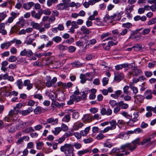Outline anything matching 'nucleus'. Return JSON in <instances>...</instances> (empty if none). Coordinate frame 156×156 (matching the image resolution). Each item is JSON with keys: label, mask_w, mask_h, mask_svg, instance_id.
Instances as JSON below:
<instances>
[{"label": "nucleus", "mask_w": 156, "mask_h": 156, "mask_svg": "<svg viewBox=\"0 0 156 156\" xmlns=\"http://www.w3.org/2000/svg\"><path fill=\"white\" fill-rule=\"evenodd\" d=\"M60 150L63 152L66 156H73V155L74 148L73 145L70 144H66L61 146Z\"/></svg>", "instance_id": "f257e3e1"}, {"label": "nucleus", "mask_w": 156, "mask_h": 156, "mask_svg": "<svg viewBox=\"0 0 156 156\" xmlns=\"http://www.w3.org/2000/svg\"><path fill=\"white\" fill-rule=\"evenodd\" d=\"M140 138H137L133 140L131 143H128L122 145L120 147V149L122 150H125L127 148L131 151H133L136 147V144L140 141Z\"/></svg>", "instance_id": "f03ea898"}, {"label": "nucleus", "mask_w": 156, "mask_h": 156, "mask_svg": "<svg viewBox=\"0 0 156 156\" xmlns=\"http://www.w3.org/2000/svg\"><path fill=\"white\" fill-rule=\"evenodd\" d=\"M57 78L56 77H54L51 80V78L50 76H47L46 77L47 81L45 83V85L48 87H50L52 86L53 84H54L57 81Z\"/></svg>", "instance_id": "7ed1b4c3"}, {"label": "nucleus", "mask_w": 156, "mask_h": 156, "mask_svg": "<svg viewBox=\"0 0 156 156\" xmlns=\"http://www.w3.org/2000/svg\"><path fill=\"white\" fill-rule=\"evenodd\" d=\"M155 135H156V133H153L150 136L146 137L143 139L142 141L140 142V144H140L143 145L145 144H149L151 141V138H153Z\"/></svg>", "instance_id": "20e7f679"}, {"label": "nucleus", "mask_w": 156, "mask_h": 156, "mask_svg": "<svg viewBox=\"0 0 156 156\" xmlns=\"http://www.w3.org/2000/svg\"><path fill=\"white\" fill-rule=\"evenodd\" d=\"M142 74V70L135 67L133 69L132 72H129L128 76L130 77L132 75L133 76H137L138 75Z\"/></svg>", "instance_id": "39448f33"}, {"label": "nucleus", "mask_w": 156, "mask_h": 156, "mask_svg": "<svg viewBox=\"0 0 156 156\" xmlns=\"http://www.w3.org/2000/svg\"><path fill=\"white\" fill-rule=\"evenodd\" d=\"M112 113V111L109 107H108L107 110L105 108H102L100 111V113L102 115H111Z\"/></svg>", "instance_id": "423d86ee"}, {"label": "nucleus", "mask_w": 156, "mask_h": 156, "mask_svg": "<svg viewBox=\"0 0 156 156\" xmlns=\"http://www.w3.org/2000/svg\"><path fill=\"white\" fill-rule=\"evenodd\" d=\"M80 101V97H75L74 95H71L70 97L69 100L67 102L68 105H71L73 104L74 101L78 102Z\"/></svg>", "instance_id": "0eeeda50"}, {"label": "nucleus", "mask_w": 156, "mask_h": 156, "mask_svg": "<svg viewBox=\"0 0 156 156\" xmlns=\"http://www.w3.org/2000/svg\"><path fill=\"white\" fill-rule=\"evenodd\" d=\"M83 121L84 122H90L93 120L92 117L90 114H87L83 115L82 118Z\"/></svg>", "instance_id": "6e6552de"}, {"label": "nucleus", "mask_w": 156, "mask_h": 156, "mask_svg": "<svg viewBox=\"0 0 156 156\" xmlns=\"http://www.w3.org/2000/svg\"><path fill=\"white\" fill-rule=\"evenodd\" d=\"M14 43V42L13 41L5 42L1 44V48L2 49H3L4 48L7 49L11 46L12 43Z\"/></svg>", "instance_id": "1a4fd4ad"}, {"label": "nucleus", "mask_w": 156, "mask_h": 156, "mask_svg": "<svg viewBox=\"0 0 156 156\" xmlns=\"http://www.w3.org/2000/svg\"><path fill=\"white\" fill-rule=\"evenodd\" d=\"M69 7V5H67L63 3H61L57 5L56 8L58 10H67Z\"/></svg>", "instance_id": "9d476101"}, {"label": "nucleus", "mask_w": 156, "mask_h": 156, "mask_svg": "<svg viewBox=\"0 0 156 156\" xmlns=\"http://www.w3.org/2000/svg\"><path fill=\"white\" fill-rule=\"evenodd\" d=\"M114 74V79L115 81L119 82L123 79L124 75L122 73H116L115 72Z\"/></svg>", "instance_id": "9b49d317"}, {"label": "nucleus", "mask_w": 156, "mask_h": 156, "mask_svg": "<svg viewBox=\"0 0 156 156\" xmlns=\"http://www.w3.org/2000/svg\"><path fill=\"white\" fill-rule=\"evenodd\" d=\"M22 26H23V24L21 23V22L19 21L17 22L16 25L12 27V29L14 32H17Z\"/></svg>", "instance_id": "f8f14e48"}, {"label": "nucleus", "mask_w": 156, "mask_h": 156, "mask_svg": "<svg viewBox=\"0 0 156 156\" xmlns=\"http://www.w3.org/2000/svg\"><path fill=\"white\" fill-rule=\"evenodd\" d=\"M36 88L38 90H42L44 87V84L43 82L39 81L35 84Z\"/></svg>", "instance_id": "ddd939ff"}, {"label": "nucleus", "mask_w": 156, "mask_h": 156, "mask_svg": "<svg viewBox=\"0 0 156 156\" xmlns=\"http://www.w3.org/2000/svg\"><path fill=\"white\" fill-rule=\"evenodd\" d=\"M24 85L27 87V89L30 90L32 89L33 86V83H30V80H25L24 81Z\"/></svg>", "instance_id": "4468645a"}, {"label": "nucleus", "mask_w": 156, "mask_h": 156, "mask_svg": "<svg viewBox=\"0 0 156 156\" xmlns=\"http://www.w3.org/2000/svg\"><path fill=\"white\" fill-rule=\"evenodd\" d=\"M34 5V3L33 2L24 3L23 5V7L25 9L28 10L30 9L31 7Z\"/></svg>", "instance_id": "2eb2a0df"}, {"label": "nucleus", "mask_w": 156, "mask_h": 156, "mask_svg": "<svg viewBox=\"0 0 156 156\" xmlns=\"http://www.w3.org/2000/svg\"><path fill=\"white\" fill-rule=\"evenodd\" d=\"M31 16L37 20H39L41 18L42 13H36L35 10L31 12Z\"/></svg>", "instance_id": "dca6fc26"}, {"label": "nucleus", "mask_w": 156, "mask_h": 156, "mask_svg": "<svg viewBox=\"0 0 156 156\" xmlns=\"http://www.w3.org/2000/svg\"><path fill=\"white\" fill-rule=\"evenodd\" d=\"M64 29V27L62 24H59L57 27L52 29L51 31L54 33H57L58 30L62 31Z\"/></svg>", "instance_id": "f3484780"}, {"label": "nucleus", "mask_w": 156, "mask_h": 156, "mask_svg": "<svg viewBox=\"0 0 156 156\" xmlns=\"http://www.w3.org/2000/svg\"><path fill=\"white\" fill-rule=\"evenodd\" d=\"M152 91L151 90H147L145 91L144 93L145 98L147 99H151L152 98Z\"/></svg>", "instance_id": "a211bd4d"}, {"label": "nucleus", "mask_w": 156, "mask_h": 156, "mask_svg": "<svg viewBox=\"0 0 156 156\" xmlns=\"http://www.w3.org/2000/svg\"><path fill=\"white\" fill-rule=\"evenodd\" d=\"M134 98L135 99V101L139 103L142 102L144 99V97L140 94L134 96Z\"/></svg>", "instance_id": "6ab92c4d"}, {"label": "nucleus", "mask_w": 156, "mask_h": 156, "mask_svg": "<svg viewBox=\"0 0 156 156\" xmlns=\"http://www.w3.org/2000/svg\"><path fill=\"white\" fill-rule=\"evenodd\" d=\"M33 110V108H32L29 107L27 110L21 111L20 112V113L23 116H26L32 112Z\"/></svg>", "instance_id": "aec40b11"}, {"label": "nucleus", "mask_w": 156, "mask_h": 156, "mask_svg": "<svg viewBox=\"0 0 156 156\" xmlns=\"http://www.w3.org/2000/svg\"><path fill=\"white\" fill-rule=\"evenodd\" d=\"M37 36H38L36 34L35 35L33 38L31 37H27V40L26 42V44L27 45H30L33 42V41L35 40V38Z\"/></svg>", "instance_id": "412c9836"}, {"label": "nucleus", "mask_w": 156, "mask_h": 156, "mask_svg": "<svg viewBox=\"0 0 156 156\" xmlns=\"http://www.w3.org/2000/svg\"><path fill=\"white\" fill-rule=\"evenodd\" d=\"M80 82L82 84L85 83L86 82L87 80L91 81L92 79V77L90 79L88 78L87 79L86 77V76H85L84 74H81L80 75Z\"/></svg>", "instance_id": "4be33fe9"}, {"label": "nucleus", "mask_w": 156, "mask_h": 156, "mask_svg": "<svg viewBox=\"0 0 156 156\" xmlns=\"http://www.w3.org/2000/svg\"><path fill=\"white\" fill-rule=\"evenodd\" d=\"M64 105V104L63 103L59 104L58 102L56 101H53L51 104V106L54 108L55 107L60 108L61 106H63Z\"/></svg>", "instance_id": "5701e85b"}, {"label": "nucleus", "mask_w": 156, "mask_h": 156, "mask_svg": "<svg viewBox=\"0 0 156 156\" xmlns=\"http://www.w3.org/2000/svg\"><path fill=\"white\" fill-rule=\"evenodd\" d=\"M80 30L84 34H89L91 32V31L90 30L87 28L86 27L84 26H82L80 28Z\"/></svg>", "instance_id": "b1692460"}, {"label": "nucleus", "mask_w": 156, "mask_h": 156, "mask_svg": "<svg viewBox=\"0 0 156 156\" xmlns=\"http://www.w3.org/2000/svg\"><path fill=\"white\" fill-rule=\"evenodd\" d=\"M90 129V127L88 126L85 128L84 130L80 131V134H81V136H86L89 132Z\"/></svg>", "instance_id": "393cba45"}, {"label": "nucleus", "mask_w": 156, "mask_h": 156, "mask_svg": "<svg viewBox=\"0 0 156 156\" xmlns=\"http://www.w3.org/2000/svg\"><path fill=\"white\" fill-rule=\"evenodd\" d=\"M16 84L18 88L20 89H22L23 87L24 83H23L21 79L17 80L16 83Z\"/></svg>", "instance_id": "a878e982"}, {"label": "nucleus", "mask_w": 156, "mask_h": 156, "mask_svg": "<svg viewBox=\"0 0 156 156\" xmlns=\"http://www.w3.org/2000/svg\"><path fill=\"white\" fill-rule=\"evenodd\" d=\"M84 125V124L82 122H79L78 123H75L73 126V129L74 130H77L80 128H82Z\"/></svg>", "instance_id": "bb28decb"}, {"label": "nucleus", "mask_w": 156, "mask_h": 156, "mask_svg": "<svg viewBox=\"0 0 156 156\" xmlns=\"http://www.w3.org/2000/svg\"><path fill=\"white\" fill-rule=\"evenodd\" d=\"M118 105L122 109H126L128 108V105L126 103H124L123 101H121L119 102Z\"/></svg>", "instance_id": "cd10ccee"}, {"label": "nucleus", "mask_w": 156, "mask_h": 156, "mask_svg": "<svg viewBox=\"0 0 156 156\" xmlns=\"http://www.w3.org/2000/svg\"><path fill=\"white\" fill-rule=\"evenodd\" d=\"M111 126L109 127L112 130H114L115 129L116 125H117L116 121L114 120H112L109 122Z\"/></svg>", "instance_id": "c85d7f7f"}, {"label": "nucleus", "mask_w": 156, "mask_h": 156, "mask_svg": "<svg viewBox=\"0 0 156 156\" xmlns=\"http://www.w3.org/2000/svg\"><path fill=\"white\" fill-rule=\"evenodd\" d=\"M4 88L5 89V90H3V91H2V95L5 97L10 96V92L6 90V87H4Z\"/></svg>", "instance_id": "c756f323"}, {"label": "nucleus", "mask_w": 156, "mask_h": 156, "mask_svg": "<svg viewBox=\"0 0 156 156\" xmlns=\"http://www.w3.org/2000/svg\"><path fill=\"white\" fill-rule=\"evenodd\" d=\"M123 14V12L122 11H121L119 12H117L113 15V16L114 18H116V20H120L121 16Z\"/></svg>", "instance_id": "7c9ffc66"}, {"label": "nucleus", "mask_w": 156, "mask_h": 156, "mask_svg": "<svg viewBox=\"0 0 156 156\" xmlns=\"http://www.w3.org/2000/svg\"><path fill=\"white\" fill-rule=\"evenodd\" d=\"M123 150V151H120V148L118 147L114 148L112 149L111 151L110 152L109 154H111L112 153H118L120 152H124L125 151H124V150Z\"/></svg>", "instance_id": "2f4dec72"}, {"label": "nucleus", "mask_w": 156, "mask_h": 156, "mask_svg": "<svg viewBox=\"0 0 156 156\" xmlns=\"http://www.w3.org/2000/svg\"><path fill=\"white\" fill-rule=\"evenodd\" d=\"M30 26L32 27V28L33 29H36L37 30L38 29L40 26L39 24L37 23H35L33 21H31L30 23Z\"/></svg>", "instance_id": "473e14b6"}, {"label": "nucleus", "mask_w": 156, "mask_h": 156, "mask_svg": "<svg viewBox=\"0 0 156 156\" xmlns=\"http://www.w3.org/2000/svg\"><path fill=\"white\" fill-rule=\"evenodd\" d=\"M42 108L41 107L38 106L34 110V112L36 114H40L42 112Z\"/></svg>", "instance_id": "72a5a7b5"}, {"label": "nucleus", "mask_w": 156, "mask_h": 156, "mask_svg": "<svg viewBox=\"0 0 156 156\" xmlns=\"http://www.w3.org/2000/svg\"><path fill=\"white\" fill-rule=\"evenodd\" d=\"M7 16L6 12L5 11L0 12V23L4 20Z\"/></svg>", "instance_id": "f704fd0d"}, {"label": "nucleus", "mask_w": 156, "mask_h": 156, "mask_svg": "<svg viewBox=\"0 0 156 156\" xmlns=\"http://www.w3.org/2000/svg\"><path fill=\"white\" fill-rule=\"evenodd\" d=\"M108 103L112 108H113L119 105V102L117 103L116 101L113 100H109Z\"/></svg>", "instance_id": "c9c22d12"}, {"label": "nucleus", "mask_w": 156, "mask_h": 156, "mask_svg": "<svg viewBox=\"0 0 156 156\" xmlns=\"http://www.w3.org/2000/svg\"><path fill=\"white\" fill-rule=\"evenodd\" d=\"M138 112H136L134 113L133 115H131V119L133 120V122H136L138 120Z\"/></svg>", "instance_id": "e433bc0d"}, {"label": "nucleus", "mask_w": 156, "mask_h": 156, "mask_svg": "<svg viewBox=\"0 0 156 156\" xmlns=\"http://www.w3.org/2000/svg\"><path fill=\"white\" fill-rule=\"evenodd\" d=\"M128 32V30L126 29H124L119 34L118 37L119 38H121V36H124L126 35Z\"/></svg>", "instance_id": "4c0bfd02"}, {"label": "nucleus", "mask_w": 156, "mask_h": 156, "mask_svg": "<svg viewBox=\"0 0 156 156\" xmlns=\"http://www.w3.org/2000/svg\"><path fill=\"white\" fill-rule=\"evenodd\" d=\"M34 131V129L32 127L26 128L24 130L22 131L23 132L25 133H29Z\"/></svg>", "instance_id": "58836bf2"}, {"label": "nucleus", "mask_w": 156, "mask_h": 156, "mask_svg": "<svg viewBox=\"0 0 156 156\" xmlns=\"http://www.w3.org/2000/svg\"><path fill=\"white\" fill-rule=\"evenodd\" d=\"M33 123V122L32 121H28L24 123H22V126L24 127L25 128H27L30 125H32Z\"/></svg>", "instance_id": "ea45409f"}, {"label": "nucleus", "mask_w": 156, "mask_h": 156, "mask_svg": "<svg viewBox=\"0 0 156 156\" xmlns=\"http://www.w3.org/2000/svg\"><path fill=\"white\" fill-rule=\"evenodd\" d=\"M61 131V127H56L55 128L54 130H52V132L55 135H57Z\"/></svg>", "instance_id": "a19ab883"}, {"label": "nucleus", "mask_w": 156, "mask_h": 156, "mask_svg": "<svg viewBox=\"0 0 156 156\" xmlns=\"http://www.w3.org/2000/svg\"><path fill=\"white\" fill-rule=\"evenodd\" d=\"M58 119H54L53 117H52L48 119L47 120V122L48 123H50L54 122L55 124H57L58 123Z\"/></svg>", "instance_id": "79ce46f5"}, {"label": "nucleus", "mask_w": 156, "mask_h": 156, "mask_svg": "<svg viewBox=\"0 0 156 156\" xmlns=\"http://www.w3.org/2000/svg\"><path fill=\"white\" fill-rule=\"evenodd\" d=\"M88 152H90V150L88 149H87L79 151L77 152V154L79 155H81Z\"/></svg>", "instance_id": "37998d69"}, {"label": "nucleus", "mask_w": 156, "mask_h": 156, "mask_svg": "<svg viewBox=\"0 0 156 156\" xmlns=\"http://www.w3.org/2000/svg\"><path fill=\"white\" fill-rule=\"evenodd\" d=\"M58 1V0H48L47 4L48 6L50 7L52 5V3L56 4Z\"/></svg>", "instance_id": "c03bdc74"}, {"label": "nucleus", "mask_w": 156, "mask_h": 156, "mask_svg": "<svg viewBox=\"0 0 156 156\" xmlns=\"http://www.w3.org/2000/svg\"><path fill=\"white\" fill-rule=\"evenodd\" d=\"M33 97L34 98L37 99L39 101H41L43 99V96L40 94H35L33 95Z\"/></svg>", "instance_id": "a18cd8bd"}, {"label": "nucleus", "mask_w": 156, "mask_h": 156, "mask_svg": "<svg viewBox=\"0 0 156 156\" xmlns=\"http://www.w3.org/2000/svg\"><path fill=\"white\" fill-rule=\"evenodd\" d=\"M62 40V38L58 36H55L53 37L52 39V40L56 43H58L60 42Z\"/></svg>", "instance_id": "49530a36"}, {"label": "nucleus", "mask_w": 156, "mask_h": 156, "mask_svg": "<svg viewBox=\"0 0 156 156\" xmlns=\"http://www.w3.org/2000/svg\"><path fill=\"white\" fill-rule=\"evenodd\" d=\"M132 48H133L134 51H138L141 49L142 47L139 44H136L132 47Z\"/></svg>", "instance_id": "de8ad7c7"}, {"label": "nucleus", "mask_w": 156, "mask_h": 156, "mask_svg": "<svg viewBox=\"0 0 156 156\" xmlns=\"http://www.w3.org/2000/svg\"><path fill=\"white\" fill-rule=\"evenodd\" d=\"M57 86L58 87L63 89L66 88V83H62L61 82H57Z\"/></svg>", "instance_id": "09e8293b"}, {"label": "nucleus", "mask_w": 156, "mask_h": 156, "mask_svg": "<svg viewBox=\"0 0 156 156\" xmlns=\"http://www.w3.org/2000/svg\"><path fill=\"white\" fill-rule=\"evenodd\" d=\"M58 48L60 51H64L67 49V47L62 44L59 45L57 46Z\"/></svg>", "instance_id": "8fccbe9b"}, {"label": "nucleus", "mask_w": 156, "mask_h": 156, "mask_svg": "<svg viewBox=\"0 0 156 156\" xmlns=\"http://www.w3.org/2000/svg\"><path fill=\"white\" fill-rule=\"evenodd\" d=\"M15 112L17 113L19 112V110H14V109L13 110H11L9 112V116L10 117H12L15 114Z\"/></svg>", "instance_id": "3c124183"}, {"label": "nucleus", "mask_w": 156, "mask_h": 156, "mask_svg": "<svg viewBox=\"0 0 156 156\" xmlns=\"http://www.w3.org/2000/svg\"><path fill=\"white\" fill-rule=\"evenodd\" d=\"M129 88V87L127 85L125 86L123 88V91L124 94L127 95L129 94V91L128 90Z\"/></svg>", "instance_id": "603ef678"}, {"label": "nucleus", "mask_w": 156, "mask_h": 156, "mask_svg": "<svg viewBox=\"0 0 156 156\" xmlns=\"http://www.w3.org/2000/svg\"><path fill=\"white\" fill-rule=\"evenodd\" d=\"M70 119V116L69 114H67L62 119V120L67 122L69 121Z\"/></svg>", "instance_id": "864d4df0"}, {"label": "nucleus", "mask_w": 156, "mask_h": 156, "mask_svg": "<svg viewBox=\"0 0 156 156\" xmlns=\"http://www.w3.org/2000/svg\"><path fill=\"white\" fill-rule=\"evenodd\" d=\"M44 145V143L42 142H39L36 143V148L37 149H41Z\"/></svg>", "instance_id": "5fc2aeb1"}, {"label": "nucleus", "mask_w": 156, "mask_h": 156, "mask_svg": "<svg viewBox=\"0 0 156 156\" xmlns=\"http://www.w3.org/2000/svg\"><path fill=\"white\" fill-rule=\"evenodd\" d=\"M146 109L149 111H152L154 113L156 114V106L153 107L151 106H148L147 107Z\"/></svg>", "instance_id": "6e6d98bb"}, {"label": "nucleus", "mask_w": 156, "mask_h": 156, "mask_svg": "<svg viewBox=\"0 0 156 156\" xmlns=\"http://www.w3.org/2000/svg\"><path fill=\"white\" fill-rule=\"evenodd\" d=\"M111 34L109 32H107L102 34L101 36V38L102 40H104L106 37L110 35Z\"/></svg>", "instance_id": "4d7b16f0"}, {"label": "nucleus", "mask_w": 156, "mask_h": 156, "mask_svg": "<svg viewBox=\"0 0 156 156\" xmlns=\"http://www.w3.org/2000/svg\"><path fill=\"white\" fill-rule=\"evenodd\" d=\"M17 59V57L14 56H11L8 59V61L10 62H15Z\"/></svg>", "instance_id": "13d9d810"}, {"label": "nucleus", "mask_w": 156, "mask_h": 156, "mask_svg": "<svg viewBox=\"0 0 156 156\" xmlns=\"http://www.w3.org/2000/svg\"><path fill=\"white\" fill-rule=\"evenodd\" d=\"M8 78V75L7 73L4 74H1L0 75V80H6Z\"/></svg>", "instance_id": "bf43d9fd"}, {"label": "nucleus", "mask_w": 156, "mask_h": 156, "mask_svg": "<svg viewBox=\"0 0 156 156\" xmlns=\"http://www.w3.org/2000/svg\"><path fill=\"white\" fill-rule=\"evenodd\" d=\"M68 127L64 123L62 124L61 127V129L63 131H66L68 130Z\"/></svg>", "instance_id": "052dcab7"}, {"label": "nucleus", "mask_w": 156, "mask_h": 156, "mask_svg": "<svg viewBox=\"0 0 156 156\" xmlns=\"http://www.w3.org/2000/svg\"><path fill=\"white\" fill-rule=\"evenodd\" d=\"M134 132L135 134H138L139 133H142L143 132V130L140 128H138L134 129Z\"/></svg>", "instance_id": "680f3d73"}, {"label": "nucleus", "mask_w": 156, "mask_h": 156, "mask_svg": "<svg viewBox=\"0 0 156 156\" xmlns=\"http://www.w3.org/2000/svg\"><path fill=\"white\" fill-rule=\"evenodd\" d=\"M50 98L53 101H56L57 98V95L55 94H51L49 95Z\"/></svg>", "instance_id": "e2e57ef3"}, {"label": "nucleus", "mask_w": 156, "mask_h": 156, "mask_svg": "<svg viewBox=\"0 0 156 156\" xmlns=\"http://www.w3.org/2000/svg\"><path fill=\"white\" fill-rule=\"evenodd\" d=\"M121 108L118 105L116 106V107H115L113 109V112L115 114H117L120 110Z\"/></svg>", "instance_id": "0e129e2a"}, {"label": "nucleus", "mask_w": 156, "mask_h": 156, "mask_svg": "<svg viewBox=\"0 0 156 156\" xmlns=\"http://www.w3.org/2000/svg\"><path fill=\"white\" fill-rule=\"evenodd\" d=\"M115 41V42H114L112 41H109L107 44L108 46V47H110L111 46L116 45L118 42L117 41Z\"/></svg>", "instance_id": "69168bd1"}, {"label": "nucleus", "mask_w": 156, "mask_h": 156, "mask_svg": "<svg viewBox=\"0 0 156 156\" xmlns=\"http://www.w3.org/2000/svg\"><path fill=\"white\" fill-rule=\"evenodd\" d=\"M76 50V48L74 46H70L68 48L69 52L70 53L74 52Z\"/></svg>", "instance_id": "338daca9"}, {"label": "nucleus", "mask_w": 156, "mask_h": 156, "mask_svg": "<svg viewBox=\"0 0 156 156\" xmlns=\"http://www.w3.org/2000/svg\"><path fill=\"white\" fill-rule=\"evenodd\" d=\"M89 111L91 113L94 114L98 112V109L96 108H91L89 109Z\"/></svg>", "instance_id": "774afa93"}]
</instances>
